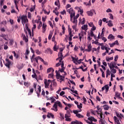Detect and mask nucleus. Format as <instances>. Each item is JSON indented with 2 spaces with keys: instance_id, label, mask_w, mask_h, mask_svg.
Returning a JSON list of instances; mask_svg holds the SVG:
<instances>
[{
  "instance_id": "nucleus-1",
  "label": "nucleus",
  "mask_w": 124,
  "mask_h": 124,
  "mask_svg": "<svg viewBox=\"0 0 124 124\" xmlns=\"http://www.w3.org/2000/svg\"><path fill=\"white\" fill-rule=\"evenodd\" d=\"M67 12L70 14V18L71 22H73L72 19L74 16H75V11L73 10V8H70V9H67Z\"/></svg>"
},
{
  "instance_id": "nucleus-2",
  "label": "nucleus",
  "mask_w": 124,
  "mask_h": 124,
  "mask_svg": "<svg viewBox=\"0 0 124 124\" xmlns=\"http://www.w3.org/2000/svg\"><path fill=\"white\" fill-rule=\"evenodd\" d=\"M55 73L56 74V77L57 79L59 80L60 82H62V81H64L65 76H62V75H61L60 73H59L58 71H57V70H56Z\"/></svg>"
},
{
  "instance_id": "nucleus-3",
  "label": "nucleus",
  "mask_w": 124,
  "mask_h": 124,
  "mask_svg": "<svg viewBox=\"0 0 124 124\" xmlns=\"http://www.w3.org/2000/svg\"><path fill=\"white\" fill-rule=\"evenodd\" d=\"M24 32L26 34V36H27V37L28 32L29 34L30 35L31 38V29L29 28V26H28V25L27 24H26L25 25V29L24 28Z\"/></svg>"
},
{
  "instance_id": "nucleus-4",
  "label": "nucleus",
  "mask_w": 124,
  "mask_h": 124,
  "mask_svg": "<svg viewBox=\"0 0 124 124\" xmlns=\"http://www.w3.org/2000/svg\"><path fill=\"white\" fill-rule=\"evenodd\" d=\"M68 31L69 33V41H72V37L73 36V34H72V29L70 28V25L68 26Z\"/></svg>"
},
{
  "instance_id": "nucleus-5",
  "label": "nucleus",
  "mask_w": 124,
  "mask_h": 124,
  "mask_svg": "<svg viewBox=\"0 0 124 124\" xmlns=\"http://www.w3.org/2000/svg\"><path fill=\"white\" fill-rule=\"evenodd\" d=\"M33 60H34V62H36L37 63H38V60H40V61H41V62H43L44 64H46V65L48 64V62H45L44 60H43L42 58H41V57H36Z\"/></svg>"
},
{
  "instance_id": "nucleus-6",
  "label": "nucleus",
  "mask_w": 124,
  "mask_h": 124,
  "mask_svg": "<svg viewBox=\"0 0 124 124\" xmlns=\"http://www.w3.org/2000/svg\"><path fill=\"white\" fill-rule=\"evenodd\" d=\"M21 23L23 26H24L26 23L29 22L27 16L23 15L21 17Z\"/></svg>"
},
{
  "instance_id": "nucleus-7",
  "label": "nucleus",
  "mask_w": 124,
  "mask_h": 124,
  "mask_svg": "<svg viewBox=\"0 0 124 124\" xmlns=\"http://www.w3.org/2000/svg\"><path fill=\"white\" fill-rule=\"evenodd\" d=\"M94 13L95 14H96L95 12V10H94V9H92V10H90V11H87V14L88 15V16H93V14Z\"/></svg>"
},
{
  "instance_id": "nucleus-8",
  "label": "nucleus",
  "mask_w": 124,
  "mask_h": 124,
  "mask_svg": "<svg viewBox=\"0 0 124 124\" xmlns=\"http://www.w3.org/2000/svg\"><path fill=\"white\" fill-rule=\"evenodd\" d=\"M51 82V80L49 79V80H47V79H46L44 81L45 88H48Z\"/></svg>"
},
{
  "instance_id": "nucleus-9",
  "label": "nucleus",
  "mask_w": 124,
  "mask_h": 124,
  "mask_svg": "<svg viewBox=\"0 0 124 124\" xmlns=\"http://www.w3.org/2000/svg\"><path fill=\"white\" fill-rule=\"evenodd\" d=\"M11 64V62L9 60V59L6 58V63L5 64V66L8 68H10V65Z\"/></svg>"
},
{
  "instance_id": "nucleus-10",
  "label": "nucleus",
  "mask_w": 124,
  "mask_h": 124,
  "mask_svg": "<svg viewBox=\"0 0 124 124\" xmlns=\"http://www.w3.org/2000/svg\"><path fill=\"white\" fill-rule=\"evenodd\" d=\"M63 49H62L60 50V52L59 53H58V57H59V59H63Z\"/></svg>"
},
{
  "instance_id": "nucleus-11",
  "label": "nucleus",
  "mask_w": 124,
  "mask_h": 124,
  "mask_svg": "<svg viewBox=\"0 0 124 124\" xmlns=\"http://www.w3.org/2000/svg\"><path fill=\"white\" fill-rule=\"evenodd\" d=\"M108 66L110 69V71L112 72V70L113 68H115V63L114 62H111L110 64L109 63H108Z\"/></svg>"
},
{
  "instance_id": "nucleus-12",
  "label": "nucleus",
  "mask_w": 124,
  "mask_h": 124,
  "mask_svg": "<svg viewBox=\"0 0 124 124\" xmlns=\"http://www.w3.org/2000/svg\"><path fill=\"white\" fill-rule=\"evenodd\" d=\"M46 28H47V25L43 23V25L42 26V31H43V33H45V32L46 31Z\"/></svg>"
},
{
  "instance_id": "nucleus-13",
  "label": "nucleus",
  "mask_w": 124,
  "mask_h": 124,
  "mask_svg": "<svg viewBox=\"0 0 124 124\" xmlns=\"http://www.w3.org/2000/svg\"><path fill=\"white\" fill-rule=\"evenodd\" d=\"M57 101L56 102H55L53 107H54L55 109H53V108H51V109H53L52 110H54L56 111H57L58 109V105H57Z\"/></svg>"
},
{
  "instance_id": "nucleus-14",
  "label": "nucleus",
  "mask_w": 124,
  "mask_h": 124,
  "mask_svg": "<svg viewBox=\"0 0 124 124\" xmlns=\"http://www.w3.org/2000/svg\"><path fill=\"white\" fill-rule=\"evenodd\" d=\"M47 73H49L50 72H54V69L53 68V67H49V68H48L46 70Z\"/></svg>"
},
{
  "instance_id": "nucleus-15",
  "label": "nucleus",
  "mask_w": 124,
  "mask_h": 124,
  "mask_svg": "<svg viewBox=\"0 0 124 124\" xmlns=\"http://www.w3.org/2000/svg\"><path fill=\"white\" fill-rule=\"evenodd\" d=\"M114 122L115 123H116V124H120V120H119V119H118V118H117V117H116V116H114Z\"/></svg>"
},
{
  "instance_id": "nucleus-16",
  "label": "nucleus",
  "mask_w": 124,
  "mask_h": 124,
  "mask_svg": "<svg viewBox=\"0 0 124 124\" xmlns=\"http://www.w3.org/2000/svg\"><path fill=\"white\" fill-rule=\"evenodd\" d=\"M32 72H33V75H32V77L33 78H35L36 79H37V75L36 74V73H35V70L34 68L32 69Z\"/></svg>"
},
{
  "instance_id": "nucleus-17",
  "label": "nucleus",
  "mask_w": 124,
  "mask_h": 124,
  "mask_svg": "<svg viewBox=\"0 0 124 124\" xmlns=\"http://www.w3.org/2000/svg\"><path fill=\"white\" fill-rule=\"evenodd\" d=\"M83 4H84V5H86V6H91V0H89L88 3H87V2H84Z\"/></svg>"
},
{
  "instance_id": "nucleus-18",
  "label": "nucleus",
  "mask_w": 124,
  "mask_h": 124,
  "mask_svg": "<svg viewBox=\"0 0 124 124\" xmlns=\"http://www.w3.org/2000/svg\"><path fill=\"white\" fill-rule=\"evenodd\" d=\"M47 118H51L52 119H54L55 117H54V115L53 114H52V113H48L47 115Z\"/></svg>"
},
{
  "instance_id": "nucleus-19",
  "label": "nucleus",
  "mask_w": 124,
  "mask_h": 124,
  "mask_svg": "<svg viewBox=\"0 0 124 124\" xmlns=\"http://www.w3.org/2000/svg\"><path fill=\"white\" fill-rule=\"evenodd\" d=\"M0 36L1 37H2L3 39L7 41V37H8V36L7 35L2 34L0 35Z\"/></svg>"
},
{
  "instance_id": "nucleus-20",
  "label": "nucleus",
  "mask_w": 124,
  "mask_h": 124,
  "mask_svg": "<svg viewBox=\"0 0 124 124\" xmlns=\"http://www.w3.org/2000/svg\"><path fill=\"white\" fill-rule=\"evenodd\" d=\"M65 120L67 121H71V118H69V117L68 116V115H67V114H65Z\"/></svg>"
},
{
  "instance_id": "nucleus-21",
  "label": "nucleus",
  "mask_w": 124,
  "mask_h": 124,
  "mask_svg": "<svg viewBox=\"0 0 124 124\" xmlns=\"http://www.w3.org/2000/svg\"><path fill=\"white\" fill-rule=\"evenodd\" d=\"M85 51H87V52H91L92 51V46L91 44L89 45L88 46V49H86Z\"/></svg>"
},
{
  "instance_id": "nucleus-22",
  "label": "nucleus",
  "mask_w": 124,
  "mask_h": 124,
  "mask_svg": "<svg viewBox=\"0 0 124 124\" xmlns=\"http://www.w3.org/2000/svg\"><path fill=\"white\" fill-rule=\"evenodd\" d=\"M88 120H89V121H93L94 122H97V120L96 119H95L94 117H90L89 118H88Z\"/></svg>"
},
{
  "instance_id": "nucleus-23",
  "label": "nucleus",
  "mask_w": 124,
  "mask_h": 124,
  "mask_svg": "<svg viewBox=\"0 0 124 124\" xmlns=\"http://www.w3.org/2000/svg\"><path fill=\"white\" fill-rule=\"evenodd\" d=\"M82 30H83L84 31H86L88 30V25H84L81 27Z\"/></svg>"
},
{
  "instance_id": "nucleus-24",
  "label": "nucleus",
  "mask_w": 124,
  "mask_h": 124,
  "mask_svg": "<svg viewBox=\"0 0 124 124\" xmlns=\"http://www.w3.org/2000/svg\"><path fill=\"white\" fill-rule=\"evenodd\" d=\"M108 39H110V40H112L113 39H114L115 36L113 35V34H109L108 37Z\"/></svg>"
},
{
  "instance_id": "nucleus-25",
  "label": "nucleus",
  "mask_w": 124,
  "mask_h": 124,
  "mask_svg": "<svg viewBox=\"0 0 124 124\" xmlns=\"http://www.w3.org/2000/svg\"><path fill=\"white\" fill-rule=\"evenodd\" d=\"M53 34V31H50L48 37V39L49 40H50V39H51Z\"/></svg>"
},
{
  "instance_id": "nucleus-26",
  "label": "nucleus",
  "mask_w": 124,
  "mask_h": 124,
  "mask_svg": "<svg viewBox=\"0 0 124 124\" xmlns=\"http://www.w3.org/2000/svg\"><path fill=\"white\" fill-rule=\"evenodd\" d=\"M73 23L74 24H76V26H77V23H78V20L77 19L76 16H74V20L73 21Z\"/></svg>"
},
{
  "instance_id": "nucleus-27",
  "label": "nucleus",
  "mask_w": 124,
  "mask_h": 124,
  "mask_svg": "<svg viewBox=\"0 0 124 124\" xmlns=\"http://www.w3.org/2000/svg\"><path fill=\"white\" fill-rule=\"evenodd\" d=\"M22 37H23V40H25V42H28V41H29V40H28V38L26 37V35H25V34H22Z\"/></svg>"
},
{
  "instance_id": "nucleus-28",
  "label": "nucleus",
  "mask_w": 124,
  "mask_h": 124,
  "mask_svg": "<svg viewBox=\"0 0 124 124\" xmlns=\"http://www.w3.org/2000/svg\"><path fill=\"white\" fill-rule=\"evenodd\" d=\"M108 27L113 26V24L112 22V21L111 20H109V21H108Z\"/></svg>"
},
{
  "instance_id": "nucleus-29",
  "label": "nucleus",
  "mask_w": 124,
  "mask_h": 124,
  "mask_svg": "<svg viewBox=\"0 0 124 124\" xmlns=\"http://www.w3.org/2000/svg\"><path fill=\"white\" fill-rule=\"evenodd\" d=\"M101 111H102V110H100V118L99 123H101V121L103 118V113L102 112H101Z\"/></svg>"
},
{
  "instance_id": "nucleus-30",
  "label": "nucleus",
  "mask_w": 124,
  "mask_h": 124,
  "mask_svg": "<svg viewBox=\"0 0 124 124\" xmlns=\"http://www.w3.org/2000/svg\"><path fill=\"white\" fill-rule=\"evenodd\" d=\"M41 92V86H39V88H38V91H37V92H36L38 95H39Z\"/></svg>"
},
{
  "instance_id": "nucleus-31",
  "label": "nucleus",
  "mask_w": 124,
  "mask_h": 124,
  "mask_svg": "<svg viewBox=\"0 0 124 124\" xmlns=\"http://www.w3.org/2000/svg\"><path fill=\"white\" fill-rule=\"evenodd\" d=\"M105 89H106V93H107L109 91L108 85H105Z\"/></svg>"
},
{
  "instance_id": "nucleus-32",
  "label": "nucleus",
  "mask_w": 124,
  "mask_h": 124,
  "mask_svg": "<svg viewBox=\"0 0 124 124\" xmlns=\"http://www.w3.org/2000/svg\"><path fill=\"white\" fill-rule=\"evenodd\" d=\"M112 60H113V57H111V58L107 57L106 58V60L107 61V62H109V61H112Z\"/></svg>"
},
{
  "instance_id": "nucleus-33",
  "label": "nucleus",
  "mask_w": 124,
  "mask_h": 124,
  "mask_svg": "<svg viewBox=\"0 0 124 124\" xmlns=\"http://www.w3.org/2000/svg\"><path fill=\"white\" fill-rule=\"evenodd\" d=\"M71 58L73 62L76 64H78V62H76V61H77V60H76V58H74V57H71Z\"/></svg>"
},
{
  "instance_id": "nucleus-34",
  "label": "nucleus",
  "mask_w": 124,
  "mask_h": 124,
  "mask_svg": "<svg viewBox=\"0 0 124 124\" xmlns=\"http://www.w3.org/2000/svg\"><path fill=\"white\" fill-rule=\"evenodd\" d=\"M60 3V0H57V1H55V5H57L58 6L59 8H60L61 5H59Z\"/></svg>"
},
{
  "instance_id": "nucleus-35",
  "label": "nucleus",
  "mask_w": 124,
  "mask_h": 124,
  "mask_svg": "<svg viewBox=\"0 0 124 124\" xmlns=\"http://www.w3.org/2000/svg\"><path fill=\"white\" fill-rule=\"evenodd\" d=\"M12 53L14 54V57H15L16 59H18V58H19V55L18 54H16V52L15 51H12Z\"/></svg>"
},
{
  "instance_id": "nucleus-36",
  "label": "nucleus",
  "mask_w": 124,
  "mask_h": 124,
  "mask_svg": "<svg viewBox=\"0 0 124 124\" xmlns=\"http://www.w3.org/2000/svg\"><path fill=\"white\" fill-rule=\"evenodd\" d=\"M36 28V25H33V27L32 29V37L34 36L33 31L34 30H35Z\"/></svg>"
},
{
  "instance_id": "nucleus-37",
  "label": "nucleus",
  "mask_w": 124,
  "mask_h": 124,
  "mask_svg": "<svg viewBox=\"0 0 124 124\" xmlns=\"http://www.w3.org/2000/svg\"><path fill=\"white\" fill-rule=\"evenodd\" d=\"M71 110H67L66 113H67L68 116L69 117H69H71Z\"/></svg>"
},
{
  "instance_id": "nucleus-38",
  "label": "nucleus",
  "mask_w": 124,
  "mask_h": 124,
  "mask_svg": "<svg viewBox=\"0 0 124 124\" xmlns=\"http://www.w3.org/2000/svg\"><path fill=\"white\" fill-rule=\"evenodd\" d=\"M53 49L54 51H57L58 50V48H57V42L55 41V45L53 47Z\"/></svg>"
},
{
  "instance_id": "nucleus-39",
  "label": "nucleus",
  "mask_w": 124,
  "mask_h": 124,
  "mask_svg": "<svg viewBox=\"0 0 124 124\" xmlns=\"http://www.w3.org/2000/svg\"><path fill=\"white\" fill-rule=\"evenodd\" d=\"M57 103L58 106H59V107H62V105L61 102H60V101H59L58 100H57Z\"/></svg>"
},
{
  "instance_id": "nucleus-40",
  "label": "nucleus",
  "mask_w": 124,
  "mask_h": 124,
  "mask_svg": "<svg viewBox=\"0 0 124 124\" xmlns=\"http://www.w3.org/2000/svg\"><path fill=\"white\" fill-rule=\"evenodd\" d=\"M62 33H63V34H64L65 32V28L64 26H62Z\"/></svg>"
},
{
  "instance_id": "nucleus-41",
  "label": "nucleus",
  "mask_w": 124,
  "mask_h": 124,
  "mask_svg": "<svg viewBox=\"0 0 124 124\" xmlns=\"http://www.w3.org/2000/svg\"><path fill=\"white\" fill-rule=\"evenodd\" d=\"M104 108L105 110H108L109 109V106L108 105H104Z\"/></svg>"
},
{
  "instance_id": "nucleus-42",
  "label": "nucleus",
  "mask_w": 124,
  "mask_h": 124,
  "mask_svg": "<svg viewBox=\"0 0 124 124\" xmlns=\"http://www.w3.org/2000/svg\"><path fill=\"white\" fill-rule=\"evenodd\" d=\"M18 1L15 0V4L16 5V9L19 10V9H18V6H17V3H18Z\"/></svg>"
},
{
  "instance_id": "nucleus-43",
  "label": "nucleus",
  "mask_w": 124,
  "mask_h": 124,
  "mask_svg": "<svg viewBox=\"0 0 124 124\" xmlns=\"http://www.w3.org/2000/svg\"><path fill=\"white\" fill-rule=\"evenodd\" d=\"M70 91L72 93H76V94H78V91H74V90H72V89H71Z\"/></svg>"
},
{
  "instance_id": "nucleus-44",
  "label": "nucleus",
  "mask_w": 124,
  "mask_h": 124,
  "mask_svg": "<svg viewBox=\"0 0 124 124\" xmlns=\"http://www.w3.org/2000/svg\"><path fill=\"white\" fill-rule=\"evenodd\" d=\"M78 108L79 109H81V108H82V103H80V104L79 105V103L78 105Z\"/></svg>"
},
{
  "instance_id": "nucleus-45",
  "label": "nucleus",
  "mask_w": 124,
  "mask_h": 124,
  "mask_svg": "<svg viewBox=\"0 0 124 124\" xmlns=\"http://www.w3.org/2000/svg\"><path fill=\"white\" fill-rule=\"evenodd\" d=\"M73 113L76 114L77 117H78V110H74Z\"/></svg>"
},
{
  "instance_id": "nucleus-46",
  "label": "nucleus",
  "mask_w": 124,
  "mask_h": 124,
  "mask_svg": "<svg viewBox=\"0 0 124 124\" xmlns=\"http://www.w3.org/2000/svg\"><path fill=\"white\" fill-rule=\"evenodd\" d=\"M53 73L52 72V73H50V74H48V78H53Z\"/></svg>"
},
{
  "instance_id": "nucleus-47",
  "label": "nucleus",
  "mask_w": 124,
  "mask_h": 124,
  "mask_svg": "<svg viewBox=\"0 0 124 124\" xmlns=\"http://www.w3.org/2000/svg\"><path fill=\"white\" fill-rule=\"evenodd\" d=\"M119 56L118 55H116V56H115V57H114V62H117Z\"/></svg>"
},
{
  "instance_id": "nucleus-48",
  "label": "nucleus",
  "mask_w": 124,
  "mask_h": 124,
  "mask_svg": "<svg viewBox=\"0 0 124 124\" xmlns=\"http://www.w3.org/2000/svg\"><path fill=\"white\" fill-rule=\"evenodd\" d=\"M53 86L56 87L57 85V83L56 82L55 80H53L52 81Z\"/></svg>"
},
{
  "instance_id": "nucleus-49",
  "label": "nucleus",
  "mask_w": 124,
  "mask_h": 124,
  "mask_svg": "<svg viewBox=\"0 0 124 124\" xmlns=\"http://www.w3.org/2000/svg\"><path fill=\"white\" fill-rule=\"evenodd\" d=\"M90 34H91V36H92V37H93V36H94L93 31H92V29H91V31H90Z\"/></svg>"
},
{
  "instance_id": "nucleus-50",
  "label": "nucleus",
  "mask_w": 124,
  "mask_h": 124,
  "mask_svg": "<svg viewBox=\"0 0 124 124\" xmlns=\"http://www.w3.org/2000/svg\"><path fill=\"white\" fill-rule=\"evenodd\" d=\"M111 72L112 74L114 73L115 74V73H116L117 70H116V69H115V68H113V69H112Z\"/></svg>"
},
{
  "instance_id": "nucleus-51",
  "label": "nucleus",
  "mask_w": 124,
  "mask_h": 124,
  "mask_svg": "<svg viewBox=\"0 0 124 124\" xmlns=\"http://www.w3.org/2000/svg\"><path fill=\"white\" fill-rule=\"evenodd\" d=\"M109 16H110L109 18H110L111 20H113L114 17H113L112 14H111V13H109Z\"/></svg>"
},
{
  "instance_id": "nucleus-52",
  "label": "nucleus",
  "mask_w": 124,
  "mask_h": 124,
  "mask_svg": "<svg viewBox=\"0 0 124 124\" xmlns=\"http://www.w3.org/2000/svg\"><path fill=\"white\" fill-rule=\"evenodd\" d=\"M109 45L110 46V47H114V46H115V42L113 43H109Z\"/></svg>"
},
{
  "instance_id": "nucleus-53",
  "label": "nucleus",
  "mask_w": 124,
  "mask_h": 124,
  "mask_svg": "<svg viewBox=\"0 0 124 124\" xmlns=\"http://www.w3.org/2000/svg\"><path fill=\"white\" fill-rule=\"evenodd\" d=\"M115 95H116V96H117V97H120V93H118L117 92H116L115 93Z\"/></svg>"
},
{
  "instance_id": "nucleus-54",
  "label": "nucleus",
  "mask_w": 124,
  "mask_h": 124,
  "mask_svg": "<svg viewBox=\"0 0 124 124\" xmlns=\"http://www.w3.org/2000/svg\"><path fill=\"white\" fill-rule=\"evenodd\" d=\"M51 103H53V102H54V101H56L55 98H54V97H53V96L51 97Z\"/></svg>"
},
{
  "instance_id": "nucleus-55",
  "label": "nucleus",
  "mask_w": 124,
  "mask_h": 124,
  "mask_svg": "<svg viewBox=\"0 0 124 124\" xmlns=\"http://www.w3.org/2000/svg\"><path fill=\"white\" fill-rule=\"evenodd\" d=\"M78 118H84V116L83 115H81V114L78 113Z\"/></svg>"
},
{
  "instance_id": "nucleus-56",
  "label": "nucleus",
  "mask_w": 124,
  "mask_h": 124,
  "mask_svg": "<svg viewBox=\"0 0 124 124\" xmlns=\"http://www.w3.org/2000/svg\"><path fill=\"white\" fill-rule=\"evenodd\" d=\"M96 28V27H95L93 25V26H92V28L91 29V30L93 31H95Z\"/></svg>"
},
{
  "instance_id": "nucleus-57",
  "label": "nucleus",
  "mask_w": 124,
  "mask_h": 124,
  "mask_svg": "<svg viewBox=\"0 0 124 124\" xmlns=\"http://www.w3.org/2000/svg\"><path fill=\"white\" fill-rule=\"evenodd\" d=\"M31 14L30 12L28 13V17L29 18V19H31Z\"/></svg>"
},
{
  "instance_id": "nucleus-58",
  "label": "nucleus",
  "mask_w": 124,
  "mask_h": 124,
  "mask_svg": "<svg viewBox=\"0 0 124 124\" xmlns=\"http://www.w3.org/2000/svg\"><path fill=\"white\" fill-rule=\"evenodd\" d=\"M84 61V59H80V60H78V63L80 64V63H81V62H83Z\"/></svg>"
},
{
  "instance_id": "nucleus-59",
  "label": "nucleus",
  "mask_w": 124,
  "mask_h": 124,
  "mask_svg": "<svg viewBox=\"0 0 124 124\" xmlns=\"http://www.w3.org/2000/svg\"><path fill=\"white\" fill-rule=\"evenodd\" d=\"M30 54V51L29 49H26L25 55H29Z\"/></svg>"
},
{
  "instance_id": "nucleus-60",
  "label": "nucleus",
  "mask_w": 124,
  "mask_h": 124,
  "mask_svg": "<svg viewBox=\"0 0 124 124\" xmlns=\"http://www.w3.org/2000/svg\"><path fill=\"white\" fill-rule=\"evenodd\" d=\"M64 93H65V92L64 91H62L60 93V95L62 96V95H63V94H64Z\"/></svg>"
},
{
  "instance_id": "nucleus-61",
  "label": "nucleus",
  "mask_w": 124,
  "mask_h": 124,
  "mask_svg": "<svg viewBox=\"0 0 124 124\" xmlns=\"http://www.w3.org/2000/svg\"><path fill=\"white\" fill-rule=\"evenodd\" d=\"M78 35L79 37V39H80V41H81L82 33H79Z\"/></svg>"
},
{
  "instance_id": "nucleus-62",
  "label": "nucleus",
  "mask_w": 124,
  "mask_h": 124,
  "mask_svg": "<svg viewBox=\"0 0 124 124\" xmlns=\"http://www.w3.org/2000/svg\"><path fill=\"white\" fill-rule=\"evenodd\" d=\"M24 85L26 86V87H29V86H30V84L28 82H24Z\"/></svg>"
},
{
  "instance_id": "nucleus-63",
  "label": "nucleus",
  "mask_w": 124,
  "mask_h": 124,
  "mask_svg": "<svg viewBox=\"0 0 124 124\" xmlns=\"http://www.w3.org/2000/svg\"><path fill=\"white\" fill-rule=\"evenodd\" d=\"M71 124H77V120H76V121H73L72 122H71Z\"/></svg>"
},
{
  "instance_id": "nucleus-64",
  "label": "nucleus",
  "mask_w": 124,
  "mask_h": 124,
  "mask_svg": "<svg viewBox=\"0 0 124 124\" xmlns=\"http://www.w3.org/2000/svg\"><path fill=\"white\" fill-rule=\"evenodd\" d=\"M77 124H83V123H82V122H80L77 120Z\"/></svg>"
}]
</instances>
